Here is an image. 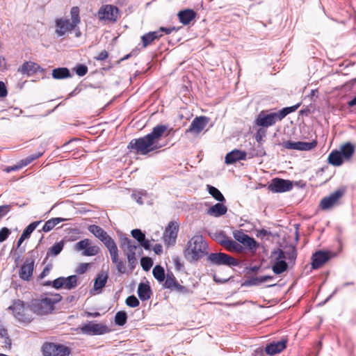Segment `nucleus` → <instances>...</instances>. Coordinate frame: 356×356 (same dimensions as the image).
<instances>
[{"mask_svg":"<svg viewBox=\"0 0 356 356\" xmlns=\"http://www.w3.org/2000/svg\"><path fill=\"white\" fill-rule=\"evenodd\" d=\"M167 129L166 125L158 124L153 128L151 133L143 137L131 140L128 145V148L143 155L157 150L163 147L159 144V140L165 135Z\"/></svg>","mask_w":356,"mask_h":356,"instance_id":"nucleus-1","label":"nucleus"},{"mask_svg":"<svg viewBox=\"0 0 356 356\" xmlns=\"http://www.w3.org/2000/svg\"><path fill=\"white\" fill-rule=\"evenodd\" d=\"M207 243L203 236L195 235L188 242L184 254L189 262L196 261L207 253Z\"/></svg>","mask_w":356,"mask_h":356,"instance_id":"nucleus-2","label":"nucleus"},{"mask_svg":"<svg viewBox=\"0 0 356 356\" xmlns=\"http://www.w3.org/2000/svg\"><path fill=\"white\" fill-rule=\"evenodd\" d=\"M299 106L300 104H297L292 106L283 108L278 112L270 113L269 114H265L262 111L258 115L256 119V123L257 125L263 127L273 126L277 122L284 119L288 114L296 111Z\"/></svg>","mask_w":356,"mask_h":356,"instance_id":"nucleus-3","label":"nucleus"},{"mask_svg":"<svg viewBox=\"0 0 356 356\" xmlns=\"http://www.w3.org/2000/svg\"><path fill=\"white\" fill-rule=\"evenodd\" d=\"M8 309L19 323L28 324L33 319L29 307H26L24 302L19 299L14 300Z\"/></svg>","mask_w":356,"mask_h":356,"instance_id":"nucleus-4","label":"nucleus"},{"mask_svg":"<svg viewBox=\"0 0 356 356\" xmlns=\"http://www.w3.org/2000/svg\"><path fill=\"white\" fill-rule=\"evenodd\" d=\"M43 356H69L71 349L61 343L45 342L41 347Z\"/></svg>","mask_w":356,"mask_h":356,"instance_id":"nucleus-5","label":"nucleus"},{"mask_svg":"<svg viewBox=\"0 0 356 356\" xmlns=\"http://www.w3.org/2000/svg\"><path fill=\"white\" fill-rule=\"evenodd\" d=\"M207 261L213 265L216 266H236L238 264V261L234 257L222 252L211 253L208 257Z\"/></svg>","mask_w":356,"mask_h":356,"instance_id":"nucleus-6","label":"nucleus"},{"mask_svg":"<svg viewBox=\"0 0 356 356\" xmlns=\"http://www.w3.org/2000/svg\"><path fill=\"white\" fill-rule=\"evenodd\" d=\"M29 307L31 312L37 315H45L53 310L49 298L32 300Z\"/></svg>","mask_w":356,"mask_h":356,"instance_id":"nucleus-7","label":"nucleus"},{"mask_svg":"<svg viewBox=\"0 0 356 356\" xmlns=\"http://www.w3.org/2000/svg\"><path fill=\"white\" fill-rule=\"evenodd\" d=\"M233 237L236 241L241 243L244 248H248L252 252H255L259 247V243L256 240L245 234L242 230L234 231Z\"/></svg>","mask_w":356,"mask_h":356,"instance_id":"nucleus-8","label":"nucleus"},{"mask_svg":"<svg viewBox=\"0 0 356 356\" xmlns=\"http://www.w3.org/2000/svg\"><path fill=\"white\" fill-rule=\"evenodd\" d=\"M80 330L83 334L88 335H100L110 331L106 325L96 323L93 321L83 325Z\"/></svg>","mask_w":356,"mask_h":356,"instance_id":"nucleus-9","label":"nucleus"},{"mask_svg":"<svg viewBox=\"0 0 356 356\" xmlns=\"http://www.w3.org/2000/svg\"><path fill=\"white\" fill-rule=\"evenodd\" d=\"M74 250L78 252L83 250L82 255L87 257L95 256L99 252V248L97 245H92V241L88 238L77 242L74 245Z\"/></svg>","mask_w":356,"mask_h":356,"instance_id":"nucleus-10","label":"nucleus"},{"mask_svg":"<svg viewBox=\"0 0 356 356\" xmlns=\"http://www.w3.org/2000/svg\"><path fill=\"white\" fill-rule=\"evenodd\" d=\"M268 188L273 193H284L293 188V184L290 180L274 178L268 185Z\"/></svg>","mask_w":356,"mask_h":356,"instance_id":"nucleus-11","label":"nucleus"},{"mask_svg":"<svg viewBox=\"0 0 356 356\" xmlns=\"http://www.w3.org/2000/svg\"><path fill=\"white\" fill-rule=\"evenodd\" d=\"M78 283V277L75 275L67 277H60L53 281V287L56 289L64 288L71 290L76 287Z\"/></svg>","mask_w":356,"mask_h":356,"instance_id":"nucleus-12","label":"nucleus"},{"mask_svg":"<svg viewBox=\"0 0 356 356\" xmlns=\"http://www.w3.org/2000/svg\"><path fill=\"white\" fill-rule=\"evenodd\" d=\"M88 231L100 240L106 248L109 247L115 242L101 227L96 225H90L88 227Z\"/></svg>","mask_w":356,"mask_h":356,"instance_id":"nucleus-13","label":"nucleus"},{"mask_svg":"<svg viewBox=\"0 0 356 356\" xmlns=\"http://www.w3.org/2000/svg\"><path fill=\"white\" fill-rule=\"evenodd\" d=\"M109 252L111 261L115 265L116 270L120 274L126 273L125 264L122 259L119 257V251L116 243H113L109 247L106 248Z\"/></svg>","mask_w":356,"mask_h":356,"instance_id":"nucleus-14","label":"nucleus"},{"mask_svg":"<svg viewBox=\"0 0 356 356\" xmlns=\"http://www.w3.org/2000/svg\"><path fill=\"white\" fill-rule=\"evenodd\" d=\"M344 193L345 190L343 188H339L332 193L329 196L325 197L321 201V209L324 210L331 209L337 203Z\"/></svg>","mask_w":356,"mask_h":356,"instance_id":"nucleus-15","label":"nucleus"},{"mask_svg":"<svg viewBox=\"0 0 356 356\" xmlns=\"http://www.w3.org/2000/svg\"><path fill=\"white\" fill-rule=\"evenodd\" d=\"M281 145L287 149H296L300 151H309L314 148L316 145L315 140L312 142H293L291 140L283 142Z\"/></svg>","mask_w":356,"mask_h":356,"instance_id":"nucleus-16","label":"nucleus"},{"mask_svg":"<svg viewBox=\"0 0 356 356\" xmlns=\"http://www.w3.org/2000/svg\"><path fill=\"white\" fill-rule=\"evenodd\" d=\"M209 122V118L205 116L196 117L191 122L188 129L186 130V134H192L195 136L198 135L207 126Z\"/></svg>","mask_w":356,"mask_h":356,"instance_id":"nucleus-17","label":"nucleus"},{"mask_svg":"<svg viewBox=\"0 0 356 356\" xmlns=\"http://www.w3.org/2000/svg\"><path fill=\"white\" fill-rule=\"evenodd\" d=\"M179 230L178 225L175 222H170L163 234V241L167 245H173L176 242Z\"/></svg>","mask_w":356,"mask_h":356,"instance_id":"nucleus-18","label":"nucleus"},{"mask_svg":"<svg viewBox=\"0 0 356 356\" xmlns=\"http://www.w3.org/2000/svg\"><path fill=\"white\" fill-rule=\"evenodd\" d=\"M55 33L58 37L63 36L66 33L70 32L76 28L69 19L56 18L55 19Z\"/></svg>","mask_w":356,"mask_h":356,"instance_id":"nucleus-19","label":"nucleus"},{"mask_svg":"<svg viewBox=\"0 0 356 356\" xmlns=\"http://www.w3.org/2000/svg\"><path fill=\"white\" fill-rule=\"evenodd\" d=\"M118 9L112 5H106L102 6L99 12L98 17L101 20H108L111 22L116 21Z\"/></svg>","mask_w":356,"mask_h":356,"instance_id":"nucleus-20","label":"nucleus"},{"mask_svg":"<svg viewBox=\"0 0 356 356\" xmlns=\"http://www.w3.org/2000/svg\"><path fill=\"white\" fill-rule=\"evenodd\" d=\"M34 263L33 259H26L19 273V277L22 280L24 281H29L31 280L34 269Z\"/></svg>","mask_w":356,"mask_h":356,"instance_id":"nucleus-21","label":"nucleus"},{"mask_svg":"<svg viewBox=\"0 0 356 356\" xmlns=\"http://www.w3.org/2000/svg\"><path fill=\"white\" fill-rule=\"evenodd\" d=\"M137 248L138 245L134 243L122 250L124 255L127 259L128 265L131 270L135 268L136 264H138L136 255Z\"/></svg>","mask_w":356,"mask_h":356,"instance_id":"nucleus-22","label":"nucleus"},{"mask_svg":"<svg viewBox=\"0 0 356 356\" xmlns=\"http://www.w3.org/2000/svg\"><path fill=\"white\" fill-rule=\"evenodd\" d=\"M137 248L138 245L134 243L122 250L124 255L127 259L128 265L131 270L135 268L136 264H138L136 255Z\"/></svg>","mask_w":356,"mask_h":356,"instance_id":"nucleus-23","label":"nucleus"},{"mask_svg":"<svg viewBox=\"0 0 356 356\" xmlns=\"http://www.w3.org/2000/svg\"><path fill=\"white\" fill-rule=\"evenodd\" d=\"M227 250L232 252L242 253L244 251V247L232 239L224 236L223 239L220 241Z\"/></svg>","mask_w":356,"mask_h":356,"instance_id":"nucleus-24","label":"nucleus"},{"mask_svg":"<svg viewBox=\"0 0 356 356\" xmlns=\"http://www.w3.org/2000/svg\"><path fill=\"white\" fill-rule=\"evenodd\" d=\"M312 259V268L318 269L330 259V256L327 252L320 250L313 254Z\"/></svg>","mask_w":356,"mask_h":356,"instance_id":"nucleus-25","label":"nucleus"},{"mask_svg":"<svg viewBox=\"0 0 356 356\" xmlns=\"http://www.w3.org/2000/svg\"><path fill=\"white\" fill-rule=\"evenodd\" d=\"M246 156L247 154L245 152L235 149L227 154L225 158V162L227 164H233L238 161L245 160Z\"/></svg>","mask_w":356,"mask_h":356,"instance_id":"nucleus-26","label":"nucleus"},{"mask_svg":"<svg viewBox=\"0 0 356 356\" xmlns=\"http://www.w3.org/2000/svg\"><path fill=\"white\" fill-rule=\"evenodd\" d=\"M286 346V340H281L274 341L268 344L265 348L266 353L269 355H273L282 352L285 349Z\"/></svg>","mask_w":356,"mask_h":356,"instance_id":"nucleus-27","label":"nucleus"},{"mask_svg":"<svg viewBox=\"0 0 356 356\" xmlns=\"http://www.w3.org/2000/svg\"><path fill=\"white\" fill-rule=\"evenodd\" d=\"M42 70V69L41 67L38 64L33 62H25L18 69V72L23 74H26L27 76H31L37 72Z\"/></svg>","mask_w":356,"mask_h":356,"instance_id":"nucleus-28","label":"nucleus"},{"mask_svg":"<svg viewBox=\"0 0 356 356\" xmlns=\"http://www.w3.org/2000/svg\"><path fill=\"white\" fill-rule=\"evenodd\" d=\"M131 234L132 237L134 238L145 250L150 249L151 245L149 241L146 239L145 234L143 233L140 229H133Z\"/></svg>","mask_w":356,"mask_h":356,"instance_id":"nucleus-29","label":"nucleus"},{"mask_svg":"<svg viewBox=\"0 0 356 356\" xmlns=\"http://www.w3.org/2000/svg\"><path fill=\"white\" fill-rule=\"evenodd\" d=\"M108 276L106 273L102 272L97 275L94 281L93 290L97 293L102 292V289L106 286Z\"/></svg>","mask_w":356,"mask_h":356,"instance_id":"nucleus-30","label":"nucleus"},{"mask_svg":"<svg viewBox=\"0 0 356 356\" xmlns=\"http://www.w3.org/2000/svg\"><path fill=\"white\" fill-rule=\"evenodd\" d=\"M41 220L35 221L29 224L23 231L21 236L18 239L17 241V247L19 248L23 241L25 239H27L30 237L31 233L36 229V227L40 225Z\"/></svg>","mask_w":356,"mask_h":356,"instance_id":"nucleus-31","label":"nucleus"},{"mask_svg":"<svg viewBox=\"0 0 356 356\" xmlns=\"http://www.w3.org/2000/svg\"><path fill=\"white\" fill-rule=\"evenodd\" d=\"M162 36L161 31L149 32L141 37L143 47L145 48L151 44L155 40L159 39Z\"/></svg>","mask_w":356,"mask_h":356,"instance_id":"nucleus-32","label":"nucleus"},{"mask_svg":"<svg viewBox=\"0 0 356 356\" xmlns=\"http://www.w3.org/2000/svg\"><path fill=\"white\" fill-rule=\"evenodd\" d=\"M196 13L191 9H186L179 11L178 13L179 19L184 25L188 24L195 19Z\"/></svg>","mask_w":356,"mask_h":356,"instance_id":"nucleus-33","label":"nucleus"},{"mask_svg":"<svg viewBox=\"0 0 356 356\" xmlns=\"http://www.w3.org/2000/svg\"><path fill=\"white\" fill-rule=\"evenodd\" d=\"M227 208L221 203H216L211 207L207 211V213L211 216L220 217L226 213Z\"/></svg>","mask_w":356,"mask_h":356,"instance_id":"nucleus-34","label":"nucleus"},{"mask_svg":"<svg viewBox=\"0 0 356 356\" xmlns=\"http://www.w3.org/2000/svg\"><path fill=\"white\" fill-rule=\"evenodd\" d=\"M138 295L139 298L143 301L149 299L152 295V291L149 284L140 283L138 287Z\"/></svg>","mask_w":356,"mask_h":356,"instance_id":"nucleus-35","label":"nucleus"},{"mask_svg":"<svg viewBox=\"0 0 356 356\" xmlns=\"http://www.w3.org/2000/svg\"><path fill=\"white\" fill-rule=\"evenodd\" d=\"M52 76L55 79H63L71 77L72 74L67 67H58L53 70Z\"/></svg>","mask_w":356,"mask_h":356,"instance_id":"nucleus-36","label":"nucleus"},{"mask_svg":"<svg viewBox=\"0 0 356 356\" xmlns=\"http://www.w3.org/2000/svg\"><path fill=\"white\" fill-rule=\"evenodd\" d=\"M65 221V218H53L46 221L44 226L42 227V230H39V232H48L52 230L56 225L58 223Z\"/></svg>","mask_w":356,"mask_h":356,"instance_id":"nucleus-37","label":"nucleus"},{"mask_svg":"<svg viewBox=\"0 0 356 356\" xmlns=\"http://www.w3.org/2000/svg\"><path fill=\"white\" fill-rule=\"evenodd\" d=\"M328 162L334 165L339 166L343 163V156L339 151H332L328 156Z\"/></svg>","mask_w":356,"mask_h":356,"instance_id":"nucleus-38","label":"nucleus"},{"mask_svg":"<svg viewBox=\"0 0 356 356\" xmlns=\"http://www.w3.org/2000/svg\"><path fill=\"white\" fill-rule=\"evenodd\" d=\"M355 147L350 143H346L341 147V151H339L343 158L348 159H350L355 152Z\"/></svg>","mask_w":356,"mask_h":356,"instance_id":"nucleus-39","label":"nucleus"},{"mask_svg":"<svg viewBox=\"0 0 356 356\" xmlns=\"http://www.w3.org/2000/svg\"><path fill=\"white\" fill-rule=\"evenodd\" d=\"M163 282V287L172 291H173L176 285L179 284L172 273H168Z\"/></svg>","mask_w":356,"mask_h":356,"instance_id":"nucleus-40","label":"nucleus"},{"mask_svg":"<svg viewBox=\"0 0 356 356\" xmlns=\"http://www.w3.org/2000/svg\"><path fill=\"white\" fill-rule=\"evenodd\" d=\"M288 268V264L285 260L275 261L272 266V270L276 275L281 274L286 271Z\"/></svg>","mask_w":356,"mask_h":356,"instance_id":"nucleus-41","label":"nucleus"},{"mask_svg":"<svg viewBox=\"0 0 356 356\" xmlns=\"http://www.w3.org/2000/svg\"><path fill=\"white\" fill-rule=\"evenodd\" d=\"M207 191L217 201L220 202H223L225 201V199L221 192L216 187L207 185Z\"/></svg>","mask_w":356,"mask_h":356,"instance_id":"nucleus-42","label":"nucleus"},{"mask_svg":"<svg viewBox=\"0 0 356 356\" xmlns=\"http://www.w3.org/2000/svg\"><path fill=\"white\" fill-rule=\"evenodd\" d=\"M64 241H60L54 243L47 252V254L53 257H56L60 253L64 247Z\"/></svg>","mask_w":356,"mask_h":356,"instance_id":"nucleus-43","label":"nucleus"},{"mask_svg":"<svg viewBox=\"0 0 356 356\" xmlns=\"http://www.w3.org/2000/svg\"><path fill=\"white\" fill-rule=\"evenodd\" d=\"M152 274L154 278L159 282H162L165 280V275L164 268L160 266L156 265L152 270Z\"/></svg>","mask_w":356,"mask_h":356,"instance_id":"nucleus-44","label":"nucleus"},{"mask_svg":"<svg viewBox=\"0 0 356 356\" xmlns=\"http://www.w3.org/2000/svg\"><path fill=\"white\" fill-rule=\"evenodd\" d=\"M42 154H43V152H39L38 153L28 156L27 157H26L24 159H22L19 161L21 166L23 168V167L28 165L29 164L32 163L34 160L40 157Z\"/></svg>","mask_w":356,"mask_h":356,"instance_id":"nucleus-45","label":"nucleus"},{"mask_svg":"<svg viewBox=\"0 0 356 356\" xmlns=\"http://www.w3.org/2000/svg\"><path fill=\"white\" fill-rule=\"evenodd\" d=\"M127 314L124 311L118 312L115 316V323L116 325L122 326L127 323Z\"/></svg>","mask_w":356,"mask_h":356,"instance_id":"nucleus-46","label":"nucleus"},{"mask_svg":"<svg viewBox=\"0 0 356 356\" xmlns=\"http://www.w3.org/2000/svg\"><path fill=\"white\" fill-rule=\"evenodd\" d=\"M70 15H71V22L72 23V25L76 26L81 22L80 17H79V9L78 7L74 6L71 8L70 10Z\"/></svg>","mask_w":356,"mask_h":356,"instance_id":"nucleus-47","label":"nucleus"},{"mask_svg":"<svg viewBox=\"0 0 356 356\" xmlns=\"http://www.w3.org/2000/svg\"><path fill=\"white\" fill-rule=\"evenodd\" d=\"M140 264L145 271H148L153 266V261L150 257H143L140 259Z\"/></svg>","mask_w":356,"mask_h":356,"instance_id":"nucleus-48","label":"nucleus"},{"mask_svg":"<svg viewBox=\"0 0 356 356\" xmlns=\"http://www.w3.org/2000/svg\"><path fill=\"white\" fill-rule=\"evenodd\" d=\"M147 196V193L144 191L134 193L131 195V197L136 200V202L140 205L144 203L143 197H146Z\"/></svg>","mask_w":356,"mask_h":356,"instance_id":"nucleus-49","label":"nucleus"},{"mask_svg":"<svg viewBox=\"0 0 356 356\" xmlns=\"http://www.w3.org/2000/svg\"><path fill=\"white\" fill-rule=\"evenodd\" d=\"M74 70L78 76H83L88 72V67L85 65L79 64L74 68Z\"/></svg>","mask_w":356,"mask_h":356,"instance_id":"nucleus-50","label":"nucleus"},{"mask_svg":"<svg viewBox=\"0 0 356 356\" xmlns=\"http://www.w3.org/2000/svg\"><path fill=\"white\" fill-rule=\"evenodd\" d=\"M126 304L130 307H136L139 305L140 302L136 296H130L126 299Z\"/></svg>","mask_w":356,"mask_h":356,"instance_id":"nucleus-51","label":"nucleus"},{"mask_svg":"<svg viewBox=\"0 0 356 356\" xmlns=\"http://www.w3.org/2000/svg\"><path fill=\"white\" fill-rule=\"evenodd\" d=\"M10 230L7 227H3L0 229V243L6 241L10 234Z\"/></svg>","mask_w":356,"mask_h":356,"instance_id":"nucleus-52","label":"nucleus"},{"mask_svg":"<svg viewBox=\"0 0 356 356\" xmlns=\"http://www.w3.org/2000/svg\"><path fill=\"white\" fill-rule=\"evenodd\" d=\"M261 279H262V276L252 277V278L250 279L249 280L246 281L245 283V285H246V286L259 285L261 283H264L263 282H261Z\"/></svg>","mask_w":356,"mask_h":356,"instance_id":"nucleus-53","label":"nucleus"},{"mask_svg":"<svg viewBox=\"0 0 356 356\" xmlns=\"http://www.w3.org/2000/svg\"><path fill=\"white\" fill-rule=\"evenodd\" d=\"M173 291H175L179 293H181V294H190V293H192V291L190 290L189 289H188L187 287L184 286H182L179 284H177L176 285V287L175 288V289Z\"/></svg>","mask_w":356,"mask_h":356,"instance_id":"nucleus-54","label":"nucleus"},{"mask_svg":"<svg viewBox=\"0 0 356 356\" xmlns=\"http://www.w3.org/2000/svg\"><path fill=\"white\" fill-rule=\"evenodd\" d=\"M286 259L289 261H295L297 257V252L294 248H291L289 250L286 251Z\"/></svg>","mask_w":356,"mask_h":356,"instance_id":"nucleus-55","label":"nucleus"},{"mask_svg":"<svg viewBox=\"0 0 356 356\" xmlns=\"http://www.w3.org/2000/svg\"><path fill=\"white\" fill-rule=\"evenodd\" d=\"M135 242L127 236L120 238V248L122 250L126 248L127 246L134 243Z\"/></svg>","mask_w":356,"mask_h":356,"instance_id":"nucleus-56","label":"nucleus"},{"mask_svg":"<svg viewBox=\"0 0 356 356\" xmlns=\"http://www.w3.org/2000/svg\"><path fill=\"white\" fill-rule=\"evenodd\" d=\"M273 254L276 255L275 261H280L286 259V251H283L280 249H278L276 251L273 252Z\"/></svg>","mask_w":356,"mask_h":356,"instance_id":"nucleus-57","label":"nucleus"},{"mask_svg":"<svg viewBox=\"0 0 356 356\" xmlns=\"http://www.w3.org/2000/svg\"><path fill=\"white\" fill-rule=\"evenodd\" d=\"M61 299H62V296L58 293L55 294L53 296V298H49L51 307L54 309V305L56 303H58V302H60L61 300Z\"/></svg>","mask_w":356,"mask_h":356,"instance_id":"nucleus-58","label":"nucleus"},{"mask_svg":"<svg viewBox=\"0 0 356 356\" xmlns=\"http://www.w3.org/2000/svg\"><path fill=\"white\" fill-rule=\"evenodd\" d=\"M10 210V205H2L0 206V219L6 216Z\"/></svg>","mask_w":356,"mask_h":356,"instance_id":"nucleus-59","label":"nucleus"},{"mask_svg":"<svg viewBox=\"0 0 356 356\" xmlns=\"http://www.w3.org/2000/svg\"><path fill=\"white\" fill-rule=\"evenodd\" d=\"M8 95V91L5 83L0 81V97H6Z\"/></svg>","mask_w":356,"mask_h":356,"instance_id":"nucleus-60","label":"nucleus"},{"mask_svg":"<svg viewBox=\"0 0 356 356\" xmlns=\"http://www.w3.org/2000/svg\"><path fill=\"white\" fill-rule=\"evenodd\" d=\"M88 264L86 263L80 264L78 268H76V272L79 274L84 273L88 269Z\"/></svg>","mask_w":356,"mask_h":356,"instance_id":"nucleus-61","label":"nucleus"},{"mask_svg":"<svg viewBox=\"0 0 356 356\" xmlns=\"http://www.w3.org/2000/svg\"><path fill=\"white\" fill-rule=\"evenodd\" d=\"M108 56V54L106 50L102 51L99 55L96 57V59L98 60H104Z\"/></svg>","mask_w":356,"mask_h":356,"instance_id":"nucleus-62","label":"nucleus"},{"mask_svg":"<svg viewBox=\"0 0 356 356\" xmlns=\"http://www.w3.org/2000/svg\"><path fill=\"white\" fill-rule=\"evenodd\" d=\"M21 168H22V167L21 166V164L19 162L17 165H12V166L7 167L6 169V171L7 172H12V171L18 170H19Z\"/></svg>","mask_w":356,"mask_h":356,"instance_id":"nucleus-63","label":"nucleus"},{"mask_svg":"<svg viewBox=\"0 0 356 356\" xmlns=\"http://www.w3.org/2000/svg\"><path fill=\"white\" fill-rule=\"evenodd\" d=\"M153 250L156 254H161L163 252V247L161 244H156L153 248Z\"/></svg>","mask_w":356,"mask_h":356,"instance_id":"nucleus-64","label":"nucleus"}]
</instances>
